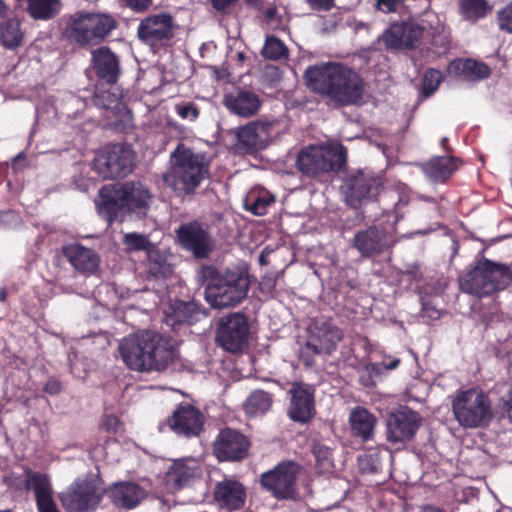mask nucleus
Wrapping results in <instances>:
<instances>
[{"label": "nucleus", "instance_id": "1", "mask_svg": "<svg viewBox=\"0 0 512 512\" xmlns=\"http://www.w3.org/2000/svg\"><path fill=\"white\" fill-rule=\"evenodd\" d=\"M307 86L341 105L361 101L365 84L360 75L350 67L328 62L310 66L305 72Z\"/></svg>", "mask_w": 512, "mask_h": 512}, {"label": "nucleus", "instance_id": "2", "mask_svg": "<svg viewBox=\"0 0 512 512\" xmlns=\"http://www.w3.org/2000/svg\"><path fill=\"white\" fill-rule=\"evenodd\" d=\"M208 176L205 155L180 143L170 154V166L162 174L164 184L179 194L194 193Z\"/></svg>", "mask_w": 512, "mask_h": 512}, {"label": "nucleus", "instance_id": "3", "mask_svg": "<svg viewBox=\"0 0 512 512\" xmlns=\"http://www.w3.org/2000/svg\"><path fill=\"white\" fill-rule=\"evenodd\" d=\"M198 275L207 282L205 299L213 308L235 307L247 296L250 282L244 273L227 271L220 275L215 267L204 266Z\"/></svg>", "mask_w": 512, "mask_h": 512}, {"label": "nucleus", "instance_id": "4", "mask_svg": "<svg viewBox=\"0 0 512 512\" xmlns=\"http://www.w3.org/2000/svg\"><path fill=\"white\" fill-rule=\"evenodd\" d=\"M150 202L151 194L142 183L127 182L121 185L103 186L99 191L97 207L99 213L112 222L123 209L145 215Z\"/></svg>", "mask_w": 512, "mask_h": 512}, {"label": "nucleus", "instance_id": "5", "mask_svg": "<svg viewBox=\"0 0 512 512\" xmlns=\"http://www.w3.org/2000/svg\"><path fill=\"white\" fill-rule=\"evenodd\" d=\"M512 282V271L504 264L479 260L475 267L459 277L460 289L477 297L491 295L505 289Z\"/></svg>", "mask_w": 512, "mask_h": 512}, {"label": "nucleus", "instance_id": "6", "mask_svg": "<svg viewBox=\"0 0 512 512\" xmlns=\"http://www.w3.org/2000/svg\"><path fill=\"white\" fill-rule=\"evenodd\" d=\"M452 412L455 420L464 428L487 426L493 418L489 397L475 388L455 393L452 399Z\"/></svg>", "mask_w": 512, "mask_h": 512}, {"label": "nucleus", "instance_id": "7", "mask_svg": "<svg viewBox=\"0 0 512 512\" xmlns=\"http://www.w3.org/2000/svg\"><path fill=\"white\" fill-rule=\"evenodd\" d=\"M115 19L104 13H76L70 16L65 32L79 45L96 44L115 28Z\"/></svg>", "mask_w": 512, "mask_h": 512}, {"label": "nucleus", "instance_id": "8", "mask_svg": "<svg viewBox=\"0 0 512 512\" xmlns=\"http://www.w3.org/2000/svg\"><path fill=\"white\" fill-rule=\"evenodd\" d=\"M103 497L104 488L93 477L78 478L59 494L67 512H95Z\"/></svg>", "mask_w": 512, "mask_h": 512}, {"label": "nucleus", "instance_id": "9", "mask_svg": "<svg viewBox=\"0 0 512 512\" xmlns=\"http://www.w3.org/2000/svg\"><path fill=\"white\" fill-rule=\"evenodd\" d=\"M346 162L345 148L339 143L309 146L297 157L298 169L306 175L340 169Z\"/></svg>", "mask_w": 512, "mask_h": 512}, {"label": "nucleus", "instance_id": "10", "mask_svg": "<svg viewBox=\"0 0 512 512\" xmlns=\"http://www.w3.org/2000/svg\"><path fill=\"white\" fill-rule=\"evenodd\" d=\"M341 340L342 332L331 320L316 319L309 327V337L301 351V358L306 365H311L310 355L330 354Z\"/></svg>", "mask_w": 512, "mask_h": 512}, {"label": "nucleus", "instance_id": "11", "mask_svg": "<svg viewBox=\"0 0 512 512\" xmlns=\"http://www.w3.org/2000/svg\"><path fill=\"white\" fill-rule=\"evenodd\" d=\"M299 466L293 461L279 463L261 475V484L278 499H292L296 495L295 481Z\"/></svg>", "mask_w": 512, "mask_h": 512}, {"label": "nucleus", "instance_id": "12", "mask_svg": "<svg viewBox=\"0 0 512 512\" xmlns=\"http://www.w3.org/2000/svg\"><path fill=\"white\" fill-rule=\"evenodd\" d=\"M249 324L244 314L236 312L222 317L218 323L217 342L229 352L242 350L248 341Z\"/></svg>", "mask_w": 512, "mask_h": 512}, {"label": "nucleus", "instance_id": "13", "mask_svg": "<svg viewBox=\"0 0 512 512\" xmlns=\"http://www.w3.org/2000/svg\"><path fill=\"white\" fill-rule=\"evenodd\" d=\"M148 347L144 372L164 370L176 357L173 341L157 332L149 331Z\"/></svg>", "mask_w": 512, "mask_h": 512}, {"label": "nucleus", "instance_id": "14", "mask_svg": "<svg viewBox=\"0 0 512 512\" xmlns=\"http://www.w3.org/2000/svg\"><path fill=\"white\" fill-rule=\"evenodd\" d=\"M179 244L196 258H206L212 249L208 231L198 222L182 224L176 230Z\"/></svg>", "mask_w": 512, "mask_h": 512}, {"label": "nucleus", "instance_id": "15", "mask_svg": "<svg viewBox=\"0 0 512 512\" xmlns=\"http://www.w3.org/2000/svg\"><path fill=\"white\" fill-rule=\"evenodd\" d=\"M149 330L124 337L119 344V354L124 364L131 370L144 372V357L148 355Z\"/></svg>", "mask_w": 512, "mask_h": 512}, {"label": "nucleus", "instance_id": "16", "mask_svg": "<svg viewBox=\"0 0 512 512\" xmlns=\"http://www.w3.org/2000/svg\"><path fill=\"white\" fill-rule=\"evenodd\" d=\"M419 427V416L411 410H400L389 415L386 421V438L392 444L411 439Z\"/></svg>", "mask_w": 512, "mask_h": 512}, {"label": "nucleus", "instance_id": "17", "mask_svg": "<svg viewBox=\"0 0 512 512\" xmlns=\"http://www.w3.org/2000/svg\"><path fill=\"white\" fill-rule=\"evenodd\" d=\"M291 397L288 416L298 423H307L315 415L314 389L309 385L294 383L289 390Z\"/></svg>", "mask_w": 512, "mask_h": 512}, {"label": "nucleus", "instance_id": "18", "mask_svg": "<svg viewBox=\"0 0 512 512\" xmlns=\"http://www.w3.org/2000/svg\"><path fill=\"white\" fill-rule=\"evenodd\" d=\"M138 36L151 47L164 45L172 37V18L166 14L145 18L138 27Z\"/></svg>", "mask_w": 512, "mask_h": 512}, {"label": "nucleus", "instance_id": "19", "mask_svg": "<svg viewBox=\"0 0 512 512\" xmlns=\"http://www.w3.org/2000/svg\"><path fill=\"white\" fill-rule=\"evenodd\" d=\"M248 439L241 433L225 429L220 432L214 445V453L220 461H237L247 455Z\"/></svg>", "mask_w": 512, "mask_h": 512}, {"label": "nucleus", "instance_id": "20", "mask_svg": "<svg viewBox=\"0 0 512 512\" xmlns=\"http://www.w3.org/2000/svg\"><path fill=\"white\" fill-rule=\"evenodd\" d=\"M383 38L388 47L395 49L414 48L422 39L418 22L415 20L393 23Z\"/></svg>", "mask_w": 512, "mask_h": 512}, {"label": "nucleus", "instance_id": "21", "mask_svg": "<svg viewBox=\"0 0 512 512\" xmlns=\"http://www.w3.org/2000/svg\"><path fill=\"white\" fill-rule=\"evenodd\" d=\"M204 418L202 413L194 406L180 405L168 418L167 425L178 435L196 436L202 429Z\"/></svg>", "mask_w": 512, "mask_h": 512}, {"label": "nucleus", "instance_id": "22", "mask_svg": "<svg viewBox=\"0 0 512 512\" xmlns=\"http://www.w3.org/2000/svg\"><path fill=\"white\" fill-rule=\"evenodd\" d=\"M272 123L252 121L240 127L236 133L239 146L246 152L265 148L271 137Z\"/></svg>", "mask_w": 512, "mask_h": 512}, {"label": "nucleus", "instance_id": "23", "mask_svg": "<svg viewBox=\"0 0 512 512\" xmlns=\"http://www.w3.org/2000/svg\"><path fill=\"white\" fill-rule=\"evenodd\" d=\"M214 501L221 509L235 511L243 508L246 502V489L242 483L232 478H224L214 488Z\"/></svg>", "mask_w": 512, "mask_h": 512}, {"label": "nucleus", "instance_id": "24", "mask_svg": "<svg viewBox=\"0 0 512 512\" xmlns=\"http://www.w3.org/2000/svg\"><path fill=\"white\" fill-rule=\"evenodd\" d=\"M395 242V239L376 227L359 231L353 240L354 247L363 257L379 254L393 246Z\"/></svg>", "mask_w": 512, "mask_h": 512}, {"label": "nucleus", "instance_id": "25", "mask_svg": "<svg viewBox=\"0 0 512 512\" xmlns=\"http://www.w3.org/2000/svg\"><path fill=\"white\" fill-rule=\"evenodd\" d=\"M201 467L194 458H184L173 462L165 474L167 490L174 492L201 476Z\"/></svg>", "mask_w": 512, "mask_h": 512}, {"label": "nucleus", "instance_id": "26", "mask_svg": "<svg viewBox=\"0 0 512 512\" xmlns=\"http://www.w3.org/2000/svg\"><path fill=\"white\" fill-rule=\"evenodd\" d=\"M379 183L376 179L366 177L359 173L351 177L346 183L345 199L352 207H358L365 201L379 194Z\"/></svg>", "mask_w": 512, "mask_h": 512}, {"label": "nucleus", "instance_id": "27", "mask_svg": "<svg viewBox=\"0 0 512 512\" xmlns=\"http://www.w3.org/2000/svg\"><path fill=\"white\" fill-rule=\"evenodd\" d=\"M26 485L34 491L38 512H61L53 498L51 481L46 474L30 473Z\"/></svg>", "mask_w": 512, "mask_h": 512}, {"label": "nucleus", "instance_id": "28", "mask_svg": "<svg viewBox=\"0 0 512 512\" xmlns=\"http://www.w3.org/2000/svg\"><path fill=\"white\" fill-rule=\"evenodd\" d=\"M64 255L74 269L85 275L97 272L100 265V256L93 249L80 244H70L64 248Z\"/></svg>", "mask_w": 512, "mask_h": 512}, {"label": "nucleus", "instance_id": "29", "mask_svg": "<svg viewBox=\"0 0 512 512\" xmlns=\"http://www.w3.org/2000/svg\"><path fill=\"white\" fill-rule=\"evenodd\" d=\"M421 31V38L427 37L432 44L445 47L450 40V33L443 19L433 11H425L415 20Z\"/></svg>", "mask_w": 512, "mask_h": 512}, {"label": "nucleus", "instance_id": "30", "mask_svg": "<svg viewBox=\"0 0 512 512\" xmlns=\"http://www.w3.org/2000/svg\"><path fill=\"white\" fill-rule=\"evenodd\" d=\"M146 497V491L133 482H119L109 489V498L119 508L133 509Z\"/></svg>", "mask_w": 512, "mask_h": 512}, {"label": "nucleus", "instance_id": "31", "mask_svg": "<svg viewBox=\"0 0 512 512\" xmlns=\"http://www.w3.org/2000/svg\"><path fill=\"white\" fill-rule=\"evenodd\" d=\"M223 104L231 113L248 118L259 111L261 101L253 92L238 91L225 95Z\"/></svg>", "mask_w": 512, "mask_h": 512}, {"label": "nucleus", "instance_id": "32", "mask_svg": "<svg viewBox=\"0 0 512 512\" xmlns=\"http://www.w3.org/2000/svg\"><path fill=\"white\" fill-rule=\"evenodd\" d=\"M92 60L97 75L109 84L116 82L119 75V63L115 54L107 47L92 52Z\"/></svg>", "mask_w": 512, "mask_h": 512}, {"label": "nucleus", "instance_id": "33", "mask_svg": "<svg viewBox=\"0 0 512 512\" xmlns=\"http://www.w3.org/2000/svg\"><path fill=\"white\" fill-rule=\"evenodd\" d=\"M105 149L116 178L125 177L132 171L134 155L131 149L122 145H113Z\"/></svg>", "mask_w": 512, "mask_h": 512}, {"label": "nucleus", "instance_id": "34", "mask_svg": "<svg viewBox=\"0 0 512 512\" xmlns=\"http://www.w3.org/2000/svg\"><path fill=\"white\" fill-rule=\"evenodd\" d=\"M351 429L363 441L372 438L376 425V418L366 409L357 407L353 409L349 416Z\"/></svg>", "mask_w": 512, "mask_h": 512}, {"label": "nucleus", "instance_id": "35", "mask_svg": "<svg viewBox=\"0 0 512 512\" xmlns=\"http://www.w3.org/2000/svg\"><path fill=\"white\" fill-rule=\"evenodd\" d=\"M425 175L433 182H443L457 169L456 162L448 156L435 157L422 166Z\"/></svg>", "mask_w": 512, "mask_h": 512}, {"label": "nucleus", "instance_id": "36", "mask_svg": "<svg viewBox=\"0 0 512 512\" xmlns=\"http://www.w3.org/2000/svg\"><path fill=\"white\" fill-rule=\"evenodd\" d=\"M95 106L110 111L114 115H120L126 111V105L118 89L109 87L108 89H98L93 97Z\"/></svg>", "mask_w": 512, "mask_h": 512}, {"label": "nucleus", "instance_id": "37", "mask_svg": "<svg viewBox=\"0 0 512 512\" xmlns=\"http://www.w3.org/2000/svg\"><path fill=\"white\" fill-rule=\"evenodd\" d=\"M274 201L275 197L267 190L254 189L245 198V208L255 215L262 216L267 213L268 207Z\"/></svg>", "mask_w": 512, "mask_h": 512}, {"label": "nucleus", "instance_id": "38", "mask_svg": "<svg viewBox=\"0 0 512 512\" xmlns=\"http://www.w3.org/2000/svg\"><path fill=\"white\" fill-rule=\"evenodd\" d=\"M273 399L270 393L264 390H254L244 403V410L249 416L262 415L270 410Z\"/></svg>", "mask_w": 512, "mask_h": 512}, {"label": "nucleus", "instance_id": "39", "mask_svg": "<svg viewBox=\"0 0 512 512\" xmlns=\"http://www.w3.org/2000/svg\"><path fill=\"white\" fill-rule=\"evenodd\" d=\"M27 11L34 19L48 20L61 10L60 0H27Z\"/></svg>", "mask_w": 512, "mask_h": 512}, {"label": "nucleus", "instance_id": "40", "mask_svg": "<svg viewBox=\"0 0 512 512\" xmlns=\"http://www.w3.org/2000/svg\"><path fill=\"white\" fill-rule=\"evenodd\" d=\"M22 39L23 33L18 19L11 18L0 24V42L4 47L9 49L18 47Z\"/></svg>", "mask_w": 512, "mask_h": 512}, {"label": "nucleus", "instance_id": "41", "mask_svg": "<svg viewBox=\"0 0 512 512\" xmlns=\"http://www.w3.org/2000/svg\"><path fill=\"white\" fill-rule=\"evenodd\" d=\"M452 67L469 80L483 79L489 75V68L484 63L472 59L457 60Z\"/></svg>", "mask_w": 512, "mask_h": 512}, {"label": "nucleus", "instance_id": "42", "mask_svg": "<svg viewBox=\"0 0 512 512\" xmlns=\"http://www.w3.org/2000/svg\"><path fill=\"white\" fill-rule=\"evenodd\" d=\"M460 10L465 19L476 21L485 17L491 11V7L485 0H463Z\"/></svg>", "mask_w": 512, "mask_h": 512}, {"label": "nucleus", "instance_id": "43", "mask_svg": "<svg viewBox=\"0 0 512 512\" xmlns=\"http://www.w3.org/2000/svg\"><path fill=\"white\" fill-rule=\"evenodd\" d=\"M262 55L266 59L281 60L287 57L288 49L278 38L268 36L262 48Z\"/></svg>", "mask_w": 512, "mask_h": 512}, {"label": "nucleus", "instance_id": "44", "mask_svg": "<svg viewBox=\"0 0 512 512\" xmlns=\"http://www.w3.org/2000/svg\"><path fill=\"white\" fill-rule=\"evenodd\" d=\"M93 170L102 179H114L116 178L113 172V165L110 161L106 149L98 151L93 161Z\"/></svg>", "mask_w": 512, "mask_h": 512}, {"label": "nucleus", "instance_id": "45", "mask_svg": "<svg viewBox=\"0 0 512 512\" xmlns=\"http://www.w3.org/2000/svg\"><path fill=\"white\" fill-rule=\"evenodd\" d=\"M380 198L383 202L386 199H391L393 201L394 212L396 213L402 206H405L408 203L409 197L407 187L400 183L396 189H385L380 195Z\"/></svg>", "mask_w": 512, "mask_h": 512}, {"label": "nucleus", "instance_id": "46", "mask_svg": "<svg viewBox=\"0 0 512 512\" xmlns=\"http://www.w3.org/2000/svg\"><path fill=\"white\" fill-rule=\"evenodd\" d=\"M123 243L128 251L144 250L150 252L153 249V244L148 237L140 233H126L123 236Z\"/></svg>", "mask_w": 512, "mask_h": 512}, {"label": "nucleus", "instance_id": "47", "mask_svg": "<svg viewBox=\"0 0 512 512\" xmlns=\"http://www.w3.org/2000/svg\"><path fill=\"white\" fill-rule=\"evenodd\" d=\"M382 375V364L369 363L363 366L359 371V378L362 385L373 387Z\"/></svg>", "mask_w": 512, "mask_h": 512}, {"label": "nucleus", "instance_id": "48", "mask_svg": "<svg viewBox=\"0 0 512 512\" xmlns=\"http://www.w3.org/2000/svg\"><path fill=\"white\" fill-rule=\"evenodd\" d=\"M442 80V74L439 70L429 69L424 74L423 93L425 96L433 94Z\"/></svg>", "mask_w": 512, "mask_h": 512}, {"label": "nucleus", "instance_id": "49", "mask_svg": "<svg viewBox=\"0 0 512 512\" xmlns=\"http://www.w3.org/2000/svg\"><path fill=\"white\" fill-rule=\"evenodd\" d=\"M175 111L183 120L195 121L199 117L198 107L191 102L176 104Z\"/></svg>", "mask_w": 512, "mask_h": 512}, {"label": "nucleus", "instance_id": "50", "mask_svg": "<svg viewBox=\"0 0 512 512\" xmlns=\"http://www.w3.org/2000/svg\"><path fill=\"white\" fill-rule=\"evenodd\" d=\"M496 389L500 394L499 405L501 409L508 412L512 409V384H498Z\"/></svg>", "mask_w": 512, "mask_h": 512}, {"label": "nucleus", "instance_id": "51", "mask_svg": "<svg viewBox=\"0 0 512 512\" xmlns=\"http://www.w3.org/2000/svg\"><path fill=\"white\" fill-rule=\"evenodd\" d=\"M497 20L501 30L512 33V2L498 11Z\"/></svg>", "mask_w": 512, "mask_h": 512}, {"label": "nucleus", "instance_id": "52", "mask_svg": "<svg viewBox=\"0 0 512 512\" xmlns=\"http://www.w3.org/2000/svg\"><path fill=\"white\" fill-rule=\"evenodd\" d=\"M314 455L321 469L329 470L331 468V452L327 447H323L320 445L315 446Z\"/></svg>", "mask_w": 512, "mask_h": 512}, {"label": "nucleus", "instance_id": "53", "mask_svg": "<svg viewBox=\"0 0 512 512\" xmlns=\"http://www.w3.org/2000/svg\"><path fill=\"white\" fill-rule=\"evenodd\" d=\"M21 222L19 215L13 211L0 212V227L14 228Z\"/></svg>", "mask_w": 512, "mask_h": 512}, {"label": "nucleus", "instance_id": "54", "mask_svg": "<svg viewBox=\"0 0 512 512\" xmlns=\"http://www.w3.org/2000/svg\"><path fill=\"white\" fill-rule=\"evenodd\" d=\"M377 7L386 13L392 12L396 9L403 0H375Z\"/></svg>", "mask_w": 512, "mask_h": 512}, {"label": "nucleus", "instance_id": "55", "mask_svg": "<svg viewBox=\"0 0 512 512\" xmlns=\"http://www.w3.org/2000/svg\"><path fill=\"white\" fill-rule=\"evenodd\" d=\"M370 461L373 463L371 464V467L369 468V470L371 472L378 471L379 463L377 461V455H373V454L365 455L364 457L360 458V464H361L362 469L363 470L368 469L366 464H368Z\"/></svg>", "mask_w": 512, "mask_h": 512}, {"label": "nucleus", "instance_id": "56", "mask_svg": "<svg viewBox=\"0 0 512 512\" xmlns=\"http://www.w3.org/2000/svg\"><path fill=\"white\" fill-rule=\"evenodd\" d=\"M126 4L135 11H141L149 7L151 0H125Z\"/></svg>", "mask_w": 512, "mask_h": 512}, {"label": "nucleus", "instance_id": "57", "mask_svg": "<svg viewBox=\"0 0 512 512\" xmlns=\"http://www.w3.org/2000/svg\"><path fill=\"white\" fill-rule=\"evenodd\" d=\"M44 390L51 395H55L60 392L61 383L57 379H49L45 384Z\"/></svg>", "mask_w": 512, "mask_h": 512}, {"label": "nucleus", "instance_id": "58", "mask_svg": "<svg viewBox=\"0 0 512 512\" xmlns=\"http://www.w3.org/2000/svg\"><path fill=\"white\" fill-rule=\"evenodd\" d=\"M212 6L218 11H225L234 5L238 0H210Z\"/></svg>", "mask_w": 512, "mask_h": 512}, {"label": "nucleus", "instance_id": "59", "mask_svg": "<svg viewBox=\"0 0 512 512\" xmlns=\"http://www.w3.org/2000/svg\"><path fill=\"white\" fill-rule=\"evenodd\" d=\"M118 424H119V421L118 419L115 417V416H112V415H109L105 418L104 420V427L108 430V431H114L117 429L118 427Z\"/></svg>", "mask_w": 512, "mask_h": 512}, {"label": "nucleus", "instance_id": "60", "mask_svg": "<svg viewBox=\"0 0 512 512\" xmlns=\"http://www.w3.org/2000/svg\"><path fill=\"white\" fill-rule=\"evenodd\" d=\"M314 8L329 9L333 5V0H308Z\"/></svg>", "mask_w": 512, "mask_h": 512}, {"label": "nucleus", "instance_id": "61", "mask_svg": "<svg viewBox=\"0 0 512 512\" xmlns=\"http://www.w3.org/2000/svg\"><path fill=\"white\" fill-rule=\"evenodd\" d=\"M400 360L398 358H394L390 363L382 362V372L384 370H393L398 367Z\"/></svg>", "mask_w": 512, "mask_h": 512}, {"label": "nucleus", "instance_id": "62", "mask_svg": "<svg viewBox=\"0 0 512 512\" xmlns=\"http://www.w3.org/2000/svg\"><path fill=\"white\" fill-rule=\"evenodd\" d=\"M276 14H277L276 8H274V7L268 8L265 11V18L267 19V21L272 22L275 19Z\"/></svg>", "mask_w": 512, "mask_h": 512}, {"label": "nucleus", "instance_id": "63", "mask_svg": "<svg viewBox=\"0 0 512 512\" xmlns=\"http://www.w3.org/2000/svg\"><path fill=\"white\" fill-rule=\"evenodd\" d=\"M6 10H7V7H6L5 3L2 0H0V18L5 16Z\"/></svg>", "mask_w": 512, "mask_h": 512}, {"label": "nucleus", "instance_id": "64", "mask_svg": "<svg viewBox=\"0 0 512 512\" xmlns=\"http://www.w3.org/2000/svg\"><path fill=\"white\" fill-rule=\"evenodd\" d=\"M421 512H441L439 509L433 507H425Z\"/></svg>", "mask_w": 512, "mask_h": 512}]
</instances>
